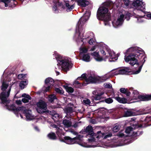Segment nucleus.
Returning <instances> with one entry per match:
<instances>
[{"instance_id":"1","label":"nucleus","mask_w":151,"mask_h":151,"mask_svg":"<svg viewBox=\"0 0 151 151\" xmlns=\"http://www.w3.org/2000/svg\"><path fill=\"white\" fill-rule=\"evenodd\" d=\"M126 54H129L127 56L125 55L124 60L126 62H129L131 65L135 64L138 65H139L138 60L142 63L139 68L138 69L135 71L134 74H137L141 71L143 65L145 61L146 56L145 55L144 51L141 48L137 47H132L129 48L126 52Z\"/></svg>"},{"instance_id":"2","label":"nucleus","mask_w":151,"mask_h":151,"mask_svg":"<svg viewBox=\"0 0 151 151\" xmlns=\"http://www.w3.org/2000/svg\"><path fill=\"white\" fill-rule=\"evenodd\" d=\"M11 91L10 88L7 91V92H1L0 94V100L1 102L0 104H3L5 105V106L6 107V109L12 111L14 112V113L17 116H19L18 112L20 111L21 109H19L20 107L16 108L14 104H12L11 105H8L10 103V101L8 99L9 96Z\"/></svg>"},{"instance_id":"3","label":"nucleus","mask_w":151,"mask_h":151,"mask_svg":"<svg viewBox=\"0 0 151 151\" xmlns=\"http://www.w3.org/2000/svg\"><path fill=\"white\" fill-rule=\"evenodd\" d=\"M108 9L104 6L100 7L98 9L96 16L99 20L104 19L105 22H108L111 20V16L110 14H107Z\"/></svg>"},{"instance_id":"4","label":"nucleus","mask_w":151,"mask_h":151,"mask_svg":"<svg viewBox=\"0 0 151 151\" xmlns=\"http://www.w3.org/2000/svg\"><path fill=\"white\" fill-rule=\"evenodd\" d=\"M59 139L61 141L66 143L67 144H72L76 143L83 146L81 138L79 136L73 138L68 136H65L64 137V139L60 137Z\"/></svg>"},{"instance_id":"5","label":"nucleus","mask_w":151,"mask_h":151,"mask_svg":"<svg viewBox=\"0 0 151 151\" xmlns=\"http://www.w3.org/2000/svg\"><path fill=\"white\" fill-rule=\"evenodd\" d=\"M86 16L87 18V19L85 18L83 19L84 18H81L77 24L76 29V33H78V36H79L81 35V31L82 29V27L84 24L89 17L90 14L89 13H85L84 15V17Z\"/></svg>"},{"instance_id":"6","label":"nucleus","mask_w":151,"mask_h":151,"mask_svg":"<svg viewBox=\"0 0 151 151\" xmlns=\"http://www.w3.org/2000/svg\"><path fill=\"white\" fill-rule=\"evenodd\" d=\"M112 136L111 133H110L106 135H105L104 132H101V131H98L97 134H95L93 135V137L91 139H88V140L89 142H93L95 141V137L99 139L100 138L102 139H106L107 138L111 137Z\"/></svg>"},{"instance_id":"7","label":"nucleus","mask_w":151,"mask_h":151,"mask_svg":"<svg viewBox=\"0 0 151 151\" xmlns=\"http://www.w3.org/2000/svg\"><path fill=\"white\" fill-rule=\"evenodd\" d=\"M58 65L59 64L61 65L63 70L66 72L68 71L73 65V64L66 60H58Z\"/></svg>"},{"instance_id":"8","label":"nucleus","mask_w":151,"mask_h":151,"mask_svg":"<svg viewBox=\"0 0 151 151\" xmlns=\"http://www.w3.org/2000/svg\"><path fill=\"white\" fill-rule=\"evenodd\" d=\"M132 5L138 10L142 11L145 8V5L143 4V2L139 0H134Z\"/></svg>"},{"instance_id":"9","label":"nucleus","mask_w":151,"mask_h":151,"mask_svg":"<svg viewBox=\"0 0 151 151\" xmlns=\"http://www.w3.org/2000/svg\"><path fill=\"white\" fill-rule=\"evenodd\" d=\"M19 108L21 109L20 110L21 112L25 114V116L27 119L30 120L32 119V114L29 112V111H31V110L26 109V108L24 106L20 107Z\"/></svg>"},{"instance_id":"10","label":"nucleus","mask_w":151,"mask_h":151,"mask_svg":"<svg viewBox=\"0 0 151 151\" xmlns=\"http://www.w3.org/2000/svg\"><path fill=\"white\" fill-rule=\"evenodd\" d=\"M129 69L127 68L117 69H116V71L114 73V75L128 74L129 72Z\"/></svg>"},{"instance_id":"11","label":"nucleus","mask_w":151,"mask_h":151,"mask_svg":"<svg viewBox=\"0 0 151 151\" xmlns=\"http://www.w3.org/2000/svg\"><path fill=\"white\" fill-rule=\"evenodd\" d=\"M84 132L88 133L87 136L89 135L90 137H93L95 133L93 131V128L91 125H88L84 129Z\"/></svg>"},{"instance_id":"12","label":"nucleus","mask_w":151,"mask_h":151,"mask_svg":"<svg viewBox=\"0 0 151 151\" xmlns=\"http://www.w3.org/2000/svg\"><path fill=\"white\" fill-rule=\"evenodd\" d=\"M37 106L38 108L42 110H46L47 108V105L45 102L42 100H40L37 103Z\"/></svg>"},{"instance_id":"13","label":"nucleus","mask_w":151,"mask_h":151,"mask_svg":"<svg viewBox=\"0 0 151 151\" xmlns=\"http://www.w3.org/2000/svg\"><path fill=\"white\" fill-rule=\"evenodd\" d=\"M99 81V79L95 76H92L91 75L88 76L87 79H86V82L87 84L90 83H96Z\"/></svg>"},{"instance_id":"14","label":"nucleus","mask_w":151,"mask_h":151,"mask_svg":"<svg viewBox=\"0 0 151 151\" xmlns=\"http://www.w3.org/2000/svg\"><path fill=\"white\" fill-rule=\"evenodd\" d=\"M76 2L78 6L83 7H86L89 4V2L86 0H77Z\"/></svg>"},{"instance_id":"15","label":"nucleus","mask_w":151,"mask_h":151,"mask_svg":"<svg viewBox=\"0 0 151 151\" xmlns=\"http://www.w3.org/2000/svg\"><path fill=\"white\" fill-rule=\"evenodd\" d=\"M123 113V116L124 117H127L133 116L134 113L131 111L127 110L125 109L122 111Z\"/></svg>"},{"instance_id":"16","label":"nucleus","mask_w":151,"mask_h":151,"mask_svg":"<svg viewBox=\"0 0 151 151\" xmlns=\"http://www.w3.org/2000/svg\"><path fill=\"white\" fill-rule=\"evenodd\" d=\"M139 99L142 101H148L151 100V94L141 95L138 96Z\"/></svg>"},{"instance_id":"17","label":"nucleus","mask_w":151,"mask_h":151,"mask_svg":"<svg viewBox=\"0 0 151 151\" xmlns=\"http://www.w3.org/2000/svg\"><path fill=\"white\" fill-rule=\"evenodd\" d=\"M104 92H100L98 93L93 96V98L95 100H101L100 102H101V100H103L104 98L102 96V95L104 94Z\"/></svg>"},{"instance_id":"18","label":"nucleus","mask_w":151,"mask_h":151,"mask_svg":"<svg viewBox=\"0 0 151 151\" xmlns=\"http://www.w3.org/2000/svg\"><path fill=\"white\" fill-rule=\"evenodd\" d=\"M0 1L4 3L5 7H12L16 5L13 4L12 0H0Z\"/></svg>"},{"instance_id":"19","label":"nucleus","mask_w":151,"mask_h":151,"mask_svg":"<svg viewBox=\"0 0 151 151\" xmlns=\"http://www.w3.org/2000/svg\"><path fill=\"white\" fill-rule=\"evenodd\" d=\"M91 55L94 57V58L98 61H101L103 60L102 57H100L99 52H94L91 53Z\"/></svg>"},{"instance_id":"20","label":"nucleus","mask_w":151,"mask_h":151,"mask_svg":"<svg viewBox=\"0 0 151 151\" xmlns=\"http://www.w3.org/2000/svg\"><path fill=\"white\" fill-rule=\"evenodd\" d=\"M54 83V80L50 77L46 78L45 81V85L53 86Z\"/></svg>"},{"instance_id":"21","label":"nucleus","mask_w":151,"mask_h":151,"mask_svg":"<svg viewBox=\"0 0 151 151\" xmlns=\"http://www.w3.org/2000/svg\"><path fill=\"white\" fill-rule=\"evenodd\" d=\"M124 15L123 14L120 15L119 17L117 19L116 22V24L117 26L121 25L122 24V22L124 21Z\"/></svg>"},{"instance_id":"22","label":"nucleus","mask_w":151,"mask_h":151,"mask_svg":"<svg viewBox=\"0 0 151 151\" xmlns=\"http://www.w3.org/2000/svg\"><path fill=\"white\" fill-rule=\"evenodd\" d=\"M115 99L121 103L125 104L127 103V100L126 99L122 98L119 96L116 97Z\"/></svg>"},{"instance_id":"23","label":"nucleus","mask_w":151,"mask_h":151,"mask_svg":"<svg viewBox=\"0 0 151 151\" xmlns=\"http://www.w3.org/2000/svg\"><path fill=\"white\" fill-rule=\"evenodd\" d=\"M72 122L69 120L65 119L63 120V124L66 127H68L71 126Z\"/></svg>"},{"instance_id":"24","label":"nucleus","mask_w":151,"mask_h":151,"mask_svg":"<svg viewBox=\"0 0 151 151\" xmlns=\"http://www.w3.org/2000/svg\"><path fill=\"white\" fill-rule=\"evenodd\" d=\"M120 91L122 93L125 94L127 96H129L130 94V92L127 89L124 88H122L120 89Z\"/></svg>"},{"instance_id":"25","label":"nucleus","mask_w":151,"mask_h":151,"mask_svg":"<svg viewBox=\"0 0 151 151\" xmlns=\"http://www.w3.org/2000/svg\"><path fill=\"white\" fill-rule=\"evenodd\" d=\"M47 137L49 139L51 140H55L57 139V137L55 133L51 132L49 133L47 135Z\"/></svg>"},{"instance_id":"26","label":"nucleus","mask_w":151,"mask_h":151,"mask_svg":"<svg viewBox=\"0 0 151 151\" xmlns=\"http://www.w3.org/2000/svg\"><path fill=\"white\" fill-rule=\"evenodd\" d=\"M57 99V97L54 94L50 95L48 96V101L51 103L54 102V100Z\"/></svg>"},{"instance_id":"27","label":"nucleus","mask_w":151,"mask_h":151,"mask_svg":"<svg viewBox=\"0 0 151 151\" xmlns=\"http://www.w3.org/2000/svg\"><path fill=\"white\" fill-rule=\"evenodd\" d=\"M81 57H82V59L84 61L86 62H89L90 60V56L88 54L83 55L81 56Z\"/></svg>"},{"instance_id":"28","label":"nucleus","mask_w":151,"mask_h":151,"mask_svg":"<svg viewBox=\"0 0 151 151\" xmlns=\"http://www.w3.org/2000/svg\"><path fill=\"white\" fill-rule=\"evenodd\" d=\"M65 6L67 7L66 9V11L67 12H69L71 11L74 7V5H72L70 6L69 3H65Z\"/></svg>"},{"instance_id":"29","label":"nucleus","mask_w":151,"mask_h":151,"mask_svg":"<svg viewBox=\"0 0 151 151\" xmlns=\"http://www.w3.org/2000/svg\"><path fill=\"white\" fill-rule=\"evenodd\" d=\"M120 126L117 123L114 124V126L113 128V131L114 132H118L120 129Z\"/></svg>"},{"instance_id":"30","label":"nucleus","mask_w":151,"mask_h":151,"mask_svg":"<svg viewBox=\"0 0 151 151\" xmlns=\"http://www.w3.org/2000/svg\"><path fill=\"white\" fill-rule=\"evenodd\" d=\"M8 84L4 82H3L2 83V86H1V90L3 91L2 92H6L5 91L7 88L8 86Z\"/></svg>"},{"instance_id":"31","label":"nucleus","mask_w":151,"mask_h":151,"mask_svg":"<svg viewBox=\"0 0 151 151\" xmlns=\"http://www.w3.org/2000/svg\"><path fill=\"white\" fill-rule=\"evenodd\" d=\"M66 91L68 93H72L73 92L74 90L71 87H69L68 86H64Z\"/></svg>"},{"instance_id":"32","label":"nucleus","mask_w":151,"mask_h":151,"mask_svg":"<svg viewBox=\"0 0 151 151\" xmlns=\"http://www.w3.org/2000/svg\"><path fill=\"white\" fill-rule=\"evenodd\" d=\"M55 91L58 94H63L64 93V91L63 89L61 88H55Z\"/></svg>"},{"instance_id":"33","label":"nucleus","mask_w":151,"mask_h":151,"mask_svg":"<svg viewBox=\"0 0 151 151\" xmlns=\"http://www.w3.org/2000/svg\"><path fill=\"white\" fill-rule=\"evenodd\" d=\"M27 82H28L26 81H22L19 84V86L21 89H23L24 88V86L27 84Z\"/></svg>"},{"instance_id":"34","label":"nucleus","mask_w":151,"mask_h":151,"mask_svg":"<svg viewBox=\"0 0 151 151\" xmlns=\"http://www.w3.org/2000/svg\"><path fill=\"white\" fill-rule=\"evenodd\" d=\"M88 51L87 49L86 48H82L81 49L80 52L79 53V55L80 57H81L82 55L85 54V53H86Z\"/></svg>"},{"instance_id":"35","label":"nucleus","mask_w":151,"mask_h":151,"mask_svg":"<svg viewBox=\"0 0 151 151\" xmlns=\"http://www.w3.org/2000/svg\"><path fill=\"white\" fill-rule=\"evenodd\" d=\"M113 99L111 98H109L107 99H103V100H102L101 101L104 102L105 101V102L107 104H110L113 102Z\"/></svg>"},{"instance_id":"36","label":"nucleus","mask_w":151,"mask_h":151,"mask_svg":"<svg viewBox=\"0 0 151 151\" xmlns=\"http://www.w3.org/2000/svg\"><path fill=\"white\" fill-rule=\"evenodd\" d=\"M65 111L66 114H70L73 112V108L72 107H68L65 108Z\"/></svg>"},{"instance_id":"37","label":"nucleus","mask_w":151,"mask_h":151,"mask_svg":"<svg viewBox=\"0 0 151 151\" xmlns=\"http://www.w3.org/2000/svg\"><path fill=\"white\" fill-rule=\"evenodd\" d=\"M84 79L86 81V79H87L86 77V73H84L82 74L81 77H78L77 78V80H81V79Z\"/></svg>"},{"instance_id":"38","label":"nucleus","mask_w":151,"mask_h":151,"mask_svg":"<svg viewBox=\"0 0 151 151\" xmlns=\"http://www.w3.org/2000/svg\"><path fill=\"white\" fill-rule=\"evenodd\" d=\"M26 74H22L18 75L17 77L19 79H22L26 77Z\"/></svg>"},{"instance_id":"39","label":"nucleus","mask_w":151,"mask_h":151,"mask_svg":"<svg viewBox=\"0 0 151 151\" xmlns=\"http://www.w3.org/2000/svg\"><path fill=\"white\" fill-rule=\"evenodd\" d=\"M83 102L86 105H89L91 103L90 100L88 99H84L83 100Z\"/></svg>"},{"instance_id":"40","label":"nucleus","mask_w":151,"mask_h":151,"mask_svg":"<svg viewBox=\"0 0 151 151\" xmlns=\"http://www.w3.org/2000/svg\"><path fill=\"white\" fill-rule=\"evenodd\" d=\"M22 96L23 97H24L25 98H26L27 99L29 100L31 99H32L31 97L28 94H27L26 93H24L22 94Z\"/></svg>"},{"instance_id":"41","label":"nucleus","mask_w":151,"mask_h":151,"mask_svg":"<svg viewBox=\"0 0 151 151\" xmlns=\"http://www.w3.org/2000/svg\"><path fill=\"white\" fill-rule=\"evenodd\" d=\"M47 86L45 87V89L44 90V92H47L49 91L50 88L51 86L46 85Z\"/></svg>"},{"instance_id":"42","label":"nucleus","mask_w":151,"mask_h":151,"mask_svg":"<svg viewBox=\"0 0 151 151\" xmlns=\"http://www.w3.org/2000/svg\"><path fill=\"white\" fill-rule=\"evenodd\" d=\"M130 16L131 14L129 13H128L124 16L125 19H126L127 21H128L130 19Z\"/></svg>"},{"instance_id":"43","label":"nucleus","mask_w":151,"mask_h":151,"mask_svg":"<svg viewBox=\"0 0 151 151\" xmlns=\"http://www.w3.org/2000/svg\"><path fill=\"white\" fill-rule=\"evenodd\" d=\"M132 129V127H127L125 132L127 133H129Z\"/></svg>"},{"instance_id":"44","label":"nucleus","mask_w":151,"mask_h":151,"mask_svg":"<svg viewBox=\"0 0 151 151\" xmlns=\"http://www.w3.org/2000/svg\"><path fill=\"white\" fill-rule=\"evenodd\" d=\"M133 94L134 96V97H137V96H138L137 97H138V98L139 99V98H138V96H140V95H138L139 94V92L137 91H136V90L133 91ZM145 95L146 94H145Z\"/></svg>"},{"instance_id":"45","label":"nucleus","mask_w":151,"mask_h":151,"mask_svg":"<svg viewBox=\"0 0 151 151\" xmlns=\"http://www.w3.org/2000/svg\"><path fill=\"white\" fill-rule=\"evenodd\" d=\"M73 85H75V86L77 85L78 86V87H79V86H81V83H79L78 81H75L73 83Z\"/></svg>"},{"instance_id":"46","label":"nucleus","mask_w":151,"mask_h":151,"mask_svg":"<svg viewBox=\"0 0 151 151\" xmlns=\"http://www.w3.org/2000/svg\"><path fill=\"white\" fill-rule=\"evenodd\" d=\"M104 86L105 87L108 88H111V84H107L106 83H105L104 84Z\"/></svg>"},{"instance_id":"47","label":"nucleus","mask_w":151,"mask_h":151,"mask_svg":"<svg viewBox=\"0 0 151 151\" xmlns=\"http://www.w3.org/2000/svg\"><path fill=\"white\" fill-rule=\"evenodd\" d=\"M29 99L24 98L22 99V101L24 103H26L29 102Z\"/></svg>"},{"instance_id":"48","label":"nucleus","mask_w":151,"mask_h":151,"mask_svg":"<svg viewBox=\"0 0 151 151\" xmlns=\"http://www.w3.org/2000/svg\"><path fill=\"white\" fill-rule=\"evenodd\" d=\"M94 40L93 38H91L88 41V43L90 45H92L94 42Z\"/></svg>"},{"instance_id":"49","label":"nucleus","mask_w":151,"mask_h":151,"mask_svg":"<svg viewBox=\"0 0 151 151\" xmlns=\"http://www.w3.org/2000/svg\"><path fill=\"white\" fill-rule=\"evenodd\" d=\"M124 4L127 6H128L129 4V0H124Z\"/></svg>"},{"instance_id":"50","label":"nucleus","mask_w":151,"mask_h":151,"mask_svg":"<svg viewBox=\"0 0 151 151\" xmlns=\"http://www.w3.org/2000/svg\"><path fill=\"white\" fill-rule=\"evenodd\" d=\"M100 51L101 53L104 55H105L106 54V53L105 52V51L103 49H101L100 50Z\"/></svg>"},{"instance_id":"51","label":"nucleus","mask_w":151,"mask_h":151,"mask_svg":"<svg viewBox=\"0 0 151 151\" xmlns=\"http://www.w3.org/2000/svg\"><path fill=\"white\" fill-rule=\"evenodd\" d=\"M16 104L18 105L22 104V102L20 100H17L16 101Z\"/></svg>"},{"instance_id":"52","label":"nucleus","mask_w":151,"mask_h":151,"mask_svg":"<svg viewBox=\"0 0 151 151\" xmlns=\"http://www.w3.org/2000/svg\"><path fill=\"white\" fill-rule=\"evenodd\" d=\"M134 135H133V137H135V139H137V132H134L133 133Z\"/></svg>"},{"instance_id":"53","label":"nucleus","mask_w":151,"mask_h":151,"mask_svg":"<svg viewBox=\"0 0 151 151\" xmlns=\"http://www.w3.org/2000/svg\"><path fill=\"white\" fill-rule=\"evenodd\" d=\"M91 122L93 124H94L96 123V121L95 119H92L91 121Z\"/></svg>"},{"instance_id":"54","label":"nucleus","mask_w":151,"mask_h":151,"mask_svg":"<svg viewBox=\"0 0 151 151\" xmlns=\"http://www.w3.org/2000/svg\"><path fill=\"white\" fill-rule=\"evenodd\" d=\"M53 116L55 118H58L59 116V115L58 114H54Z\"/></svg>"},{"instance_id":"55","label":"nucleus","mask_w":151,"mask_h":151,"mask_svg":"<svg viewBox=\"0 0 151 151\" xmlns=\"http://www.w3.org/2000/svg\"><path fill=\"white\" fill-rule=\"evenodd\" d=\"M57 6L56 5H55L53 6V10L55 11L57 10Z\"/></svg>"},{"instance_id":"56","label":"nucleus","mask_w":151,"mask_h":151,"mask_svg":"<svg viewBox=\"0 0 151 151\" xmlns=\"http://www.w3.org/2000/svg\"><path fill=\"white\" fill-rule=\"evenodd\" d=\"M147 16L148 18L151 19V13L147 14Z\"/></svg>"},{"instance_id":"57","label":"nucleus","mask_w":151,"mask_h":151,"mask_svg":"<svg viewBox=\"0 0 151 151\" xmlns=\"http://www.w3.org/2000/svg\"><path fill=\"white\" fill-rule=\"evenodd\" d=\"M109 56H110V57H111V58L112 59H113L114 58H116V57H115V58H113V57H112V55L111 54V53H110V52H109Z\"/></svg>"},{"instance_id":"58","label":"nucleus","mask_w":151,"mask_h":151,"mask_svg":"<svg viewBox=\"0 0 151 151\" xmlns=\"http://www.w3.org/2000/svg\"><path fill=\"white\" fill-rule=\"evenodd\" d=\"M118 135L119 137H123L124 136V134L123 133H119Z\"/></svg>"},{"instance_id":"59","label":"nucleus","mask_w":151,"mask_h":151,"mask_svg":"<svg viewBox=\"0 0 151 151\" xmlns=\"http://www.w3.org/2000/svg\"><path fill=\"white\" fill-rule=\"evenodd\" d=\"M34 128L35 130H37V131H39V129L38 127L37 126H35L34 127Z\"/></svg>"},{"instance_id":"60","label":"nucleus","mask_w":151,"mask_h":151,"mask_svg":"<svg viewBox=\"0 0 151 151\" xmlns=\"http://www.w3.org/2000/svg\"><path fill=\"white\" fill-rule=\"evenodd\" d=\"M95 49V47H92L91 49V50L93 51H94Z\"/></svg>"},{"instance_id":"61","label":"nucleus","mask_w":151,"mask_h":151,"mask_svg":"<svg viewBox=\"0 0 151 151\" xmlns=\"http://www.w3.org/2000/svg\"><path fill=\"white\" fill-rule=\"evenodd\" d=\"M73 126L75 127H76L78 126V124L75 123L73 125Z\"/></svg>"},{"instance_id":"62","label":"nucleus","mask_w":151,"mask_h":151,"mask_svg":"<svg viewBox=\"0 0 151 151\" xmlns=\"http://www.w3.org/2000/svg\"><path fill=\"white\" fill-rule=\"evenodd\" d=\"M56 73L57 74V75H58L60 74V73L58 71L56 72Z\"/></svg>"},{"instance_id":"63","label":"nucleus","mask_w":151,"mask_h":151,"mask_svg":"<svg viewBox=\"0 0 151 151\" xmlns=\"http://www.w3.org/2000/svg\"><path fill=\"white\" fill-rule=\"evenodd\" d=\"M19 114L20 115V116L21 117V118H23L22 115L21 114Z\"/></svg>"},{"instance_id":"64","label":"nucleus","mask_w":151,"mask_h":151,"mask_svg":"<svg viewBox=\"0 0 151 151\" xmlns=\"http://www.w3.org/2000/svg\"><path fill=\"white\" fill-rule=\"evenodd\" d=\"M103 80H104V81H106V79H103Z\"/></svg>"}]
</instances>
